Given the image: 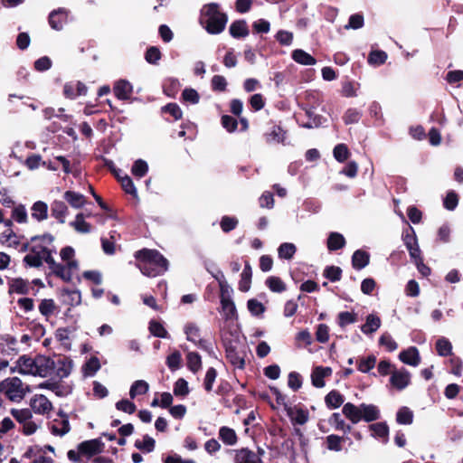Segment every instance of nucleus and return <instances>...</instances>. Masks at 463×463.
Listing matches in <instances>:
<instances>
[{
    "label": "nucleus",
    "mask_w": 463,
    "mask_h": 463,
    "mask_svg": "<svg viewBox=\"0 0 463 463\" xmlns=\"http://www.w3.org/2000/svg\"><path fill=\"white\" fill-rule=\"evenodd\" d=\"M137 267L147 277L162 275L168 269V260L156 250L143 249L135 253Z\"/></svg>",
    "instance_id": "f257e3e1"
},
{
    "label": "nucleus",
    "mask_w": 463,
    "mask_h": 463,
    "mask_svg": "<svg viewBox=\"0 0 463 463\" xmlns=\"http://www.w3.org/2000/svg\"><path fill=\"white\" fill-rule=\"evenodd\" d=\"M227 21V15L220 11L218 4H207L201 9L200 22L211 34L221 33L225 29Z\"/></svg>",
    "instance_id": "f03ea898"
},
{
    "label": "nucleus",
    "mask_w": 463,
    "mask_h": 463,
    "mask_svg": "<svg viewBox=\"0 0 463 463\" xmlns=\"http://www.w3.org/2000/svg\"><path fill=\"white\" fill-rule=\"evenodd\" d=\"M0 393L10 402L19 403L25 394V388L18 377H10L0 383Z\"/></svg>",
    "instance_id": "7ed1b4c3"
},
{
    "label": "nucleus",
    "mask_w": 463,
    "mask_h": 463,
    "mask_svg": "<svg viewBox=\"0 0 463 463\" xmlns=\"http://www.w3.org/2000/svg\"><path fill=\"white\" fill-rule=\"evenodd\" d=\"M343 413L354 424L362 420L366 422L373 421L380 416L377 407H343Z\"/></svg>",
    "instance_id": "20e7f679"
},
{
    "label": "nucleus",
    "mask_w": 463,
    "mask_h": 463,
    "mask_svg": "<svg viewBox=\"0 0 463 463\" xmlns=\"http://www.w3.org/2000/svg\"><path fill=\"white\" fill-rule=\"evenodd\" d=\"M33 245L30 248V251L38 255L47 264L50 263L49 258H52L53 250L49 248L48 245L52 244L53 237L51 234H44L43 236H34L32 238Z\"/></svg>",
    "instance_id": "39448f33"
},
{
    "label": "nucleus",
    "mask_w": 463,
    "mask_h": 463,
    "mask_svg": "<svg viewBox=\"0 0 463 463\" xmlns=\"http://www.w3.org/2000/svg\"><path fill=\"white\" fill-rule=\"evenodd\" d=\"M11 413L19 423L23 424V432L25 435L34 433L40 426V423L33 420V411L29 408L21 410L13 408Z\"/></svg>",
    "instance_id": "423d86ee"
},
{
    "label": "nucleus",
    "mask_w": 463,
    "mask_h": 463,
    "mask_svg": "<svg viewBox=\"0 0 463 463\" xmlns=\"http://www.w3.org/2000/svg\"><path fill=\"white\" fill-rule=\"evenodd\" d=\"M226 352V358L234 366V368L243 369L245 360L242 352L239 350V344L233 340H223Z\"/></svg>",
    "instance_id": "0eeeda50"
},
{
    "label": "nucleus",
    "mask_w": 463,
    "mask_h": 463,
    "mask_svg": "<svg viewBox=\"0 0 463 463\" xmlns=\"http://www.w3.org/2000/svg\"><path fill=\"white\" fill-rule=\"evenodd\" d=\"M56 415L57 417L49 424L50 430L53 435L63 436L71 430L68 415L61 410H59Z\"/></svg>",
    "instance_id": "6e6552de"
},
{
    "label": "nucleus",
    "mask_w": 463,
    "mask_h": 463,
    "mask_svg": "<svg viewBox=\"0 0 463 463\" xmlns=\"http://www.w3.org/2000/svg\"><path fill=\"white\" fill-rule=\"evenodd\" d=\"M411 383V374L405 368L393 369L391 372L390 383L392 388L402 391Z\"/></svg>",
    "instance_id": "1a4fd4ad"
},
{
    "label": "nucleus",
    "mask_w": 463,
    "mask_h": 463,
    "mask_svg": "<svg viewBox=\"0 0 463 463\" xmlns=\"http://www.w3.org/2000/svg\"><path fill=\"white\" fill-rule=\"evenodd\" d=\"M54 366V360L44 355L35 357L33 374L34 376H52V368Z\"/></svg>",
    "instance_id": "9d476101"
},
{
    "label": "nucleus",
    "mask_w": 463,
    "mask_h": 463,
    "mask_svg": "<svg viewBox=\"0 0 463 463\" xmlns=\"http://www.w3.org/2000/svg\"><path fill=\"white\" fill-rule=\"evenodd\" d=\"M72 369V361L67 357H58L54 360V366L52 368V376L60 380L70 375Z\"/></svg>",
    "instance_id": "9b49d317"
},
{
    "label": "nucleus",
    "mask_w": 463,
    "mask_h": 463,
    "mask_svg": "<svg viewBox=\"0 0 463 463\" xmlns=\"http://www.w3.org/2000/svg\"><path fill=\"white\" fill-rule=\"evenodd\" d=\"M104 449V443L100 439H93L83 441L78 445V450L81 455L92 457L101 453Z\"/></svg>",
    "instance_id": "f8f14e48"
},
{
    "label": "nucleus",
    "mask_w": 463,
    "mask_h": 463,
    "mask_svg": "<svg viewBox=\"0 0 463 463\" xmlns=\"http://www.w3.org/2000/svg\"><path fill=\"white\" fill-rule=\"evenodd\" d=\"M287 416L294 425H303L309 418V412L302 407H283Z\"/></svg>",
    "instance_id": "ddd939ff"
},
{
    "label": "nucleus",
    "mask_w": 463,
    "mask_h": 463,
    "mask_svg": "<svg viewBox=\"0 0 463 463\" xmlns=\"http://www.w3.org/2000/svg\"><path fill=\"white\" fill-rule=\"evenodd\" d=\"M235 463H264L254 451L248 448H242L235 450Z\"/></svg>",
    "instance_id": "4468645a"
},
{
    "label": "nucleus",
    "mask_w": 463,
    "mask_h": 463,
    "mask_svg": "<svg viewBox=\"0 0 463 463\" xmlns=\"http://www.w3.org/2000/svg\"><path fill=\"white\" fill-rule=\"evenodd\" d=\"M115 96L120 100H128L133 92L132 84L127 80H119L113 87Z\"/></svg>",
    "instance_id": "2eb2a0df"
},
{
    "label": "nucleus",
    "mask_w": 463,
    "mask_h": 463,
    "mask_svg": "<svg viewBox=\"0 0 463 463\" xmlns=\"http://www.w3.org/2000/svg\"><path fill=\"white\" fill-rule=\"evenodd\" d=\"M67 12L63 8H59L58 10H53L49 14V24L51 27L54 30H61L63 24L66 22Z\"/></svg>",
    "instance_id": "dca6fc26"
},
{
    "label": "nucleus",
    "mask_w": 463,
    "mask_h": 463,
    "mask_svg": "<svg viewBox=\"0 0 463 463\" xmlns=\"http://www.w3.org/2000/svg\"><path fill=\"white\" fill-rule=\"evenodd\" d=\"M399 358L402 363L412 366H417L420 361L419 351L414 346L401 352Z\"/></svg>",
    "instance_id": "f3484780"
},
{
    "label": "nucleus",
    "mask_w": 463,
    "mask_h": 463,
    "mask_svg": "<svg viewBox=\"0 0 463 463\" xmlns=\"http://www.w3.org/2000/svg\"><path fill=\"white\" fill-rule=\"evenodd\" d=\"M332 369L330 367H316L311 373L312 384L317 388H321L325 385L324 378L331 375Z\"/></svg>",
    "instance_id": "a211bd4d"
},
{
    "label": "nucleus",
    "mask_w": 463,
    "mask_h": 463,
    "mask_svg": "<svg viewBox=\"0 0 463 463\" xmlns=\"http://www.w3.org/2000/svg\"><path fill=\"white\" fill-rule=\"evenodd\" d=\"M230 34L236 39L249 35L250 31L245 20H237L232 23L229 28Z\"/></svg>",
    "instance_id": "6ab92c4d"
},
{
    "label": "nucleus",
    "mask_w": 463,
    "mask_h": 463,
    "mask_svg": "<svg viewBox=\"0 0 463 463\" xmlns=\"http://www.w3.org/2000/svg\"><path fill=\"white\" fill-rule=\"evenodd\" d=\"M305 113L308 118V121L301 123L299 118H297V121L301 128L310 129L313 128H318L322 125V116L316 114L312 109H305Z\"/></svg>",
    "instance_id": "aec40b11"
},
{
    "label": "nucleus",
    "mask_w": 463,
    "mask_h": 463,
    "mask_svg": "<svg viewBox=\"0 0 463 463\" xmlns=\"http://www.w3.org/2000/svg\"><path fill=\"white\" fill-rule=\"evenodd\" d=\"M61 297L62 303L67 306L74 307L81 302L80 292L77 289H62Z\"/></svg>",
    "instance_id": "412c9836"
},
{
    "label": "nucleus",
    "mask_w": 463,
    "mask_h": 463,
    "mask_svg": "<svg viewBox=\"0 0 463 463\" xmlns=\"http://www.w3.org/2000/svg\"><path fill=\"white\" fill-rule=\"evenodd\" d=\"M50 263L48 264L50 269L59 278L64 281L71 279V272L69 269L61 264L56 263L53 258H49Z\"/></svg>",
    "instance_id": "4be33fe9"
},
{
    "label": "nucleus",
    "mask_w": 463,
    "mask_h": 463,
    "mask_svg": "<svg viewBox=\"0 0 463 463\" xmlns=\"http://www.w3.org/2000/svg\"><path fill=\"white\" fill-rule=\"evenodd\" d=\"M68 213V207L62 201H54L51 204V214L57 219L61 223L65 222V217Z\"/></svg>",
    "instance_id": "5701e85b"
},
{
    "label": "nucleus",
    "mask_w": 463,
    "mask_h": 463,
    "mask_svg": "<svg viewBox=\"0 0 463 463\" xmlns=\"http://www.w3.org/2000/svg\"><path fill=\"white\" fill-rule=\"evenodd\" d=\"M381 326V319L374 314L366 317L365 324L361 326V331L365 335L376 332Z\"/></svg>",
    "instance_id": "b1692460"
},
{
    "label": "nucleus",
    "mask_w": 463,
    "mask_h": 463,
    "mask_svg": "<svg viewBox=\"0 0 463 463\" xmlns=\"http://www.w3.org/2000/svg\"><path fill=\"white\" fill-rule=\"evenodd\" d=\"M64 200L73 208L80 209L86 203L83 194L73 191H66L63 194Z\"/></svg>",
    "instance_id": "393cba45"
},
{
    "label": "nucleus",
    "mask_w": 463,
    "mask_h": 463,
    "mask_svg": "<svg viewBox=\"0 0 463 463\" xmlns=\"http://www.w3.org/2000/svg\"><path fill=\"white\" fill-rule=\"evenodd\" d=\"M266 141L268 143H282L284 144L286 138V132L281 127L274 125L270 130L265 134Z\"/></svg>",
    "instance_id": "a878e982"
},
{
    "label": "nucleus",
    "mask_w": 463,
    "mask_h": 463,
    "mask_svg": "<svg viewBox=\"0 0 463 463\" xmlns=\"http://www.w3.org/2000/svg\"><path fill=\"white\" fill-rule=\"evenodd\" d=\"M370 256L366 251L357 250L352 256V265L355 269H362L369 264Z\"/></svg>",
    "instance_id": "bb28decb"
},
{
    "label": "nucleus",
    "mask_w": 463,
    "mask_h": 463,
    "mask_svg": "<svg viewBox=\"0 0 463 463\" xmlns=\"http://www.w3.org/2000/svg\"><path fill=\"white\" fill-rule=\"evenodd\" d=\"M292 59L301 65H315L317 60L302 49H296L292 52Z\"/></svg>",
    "instance_id": "cd10ccee"
},
{
    "label": "nucleus",
    "mask_w": 463,
    "mask_h": 463,
    "mask_svg": "<svg viewBox=\"0 0 463 463\" xmlns=\"http://www.w3.org/2000/svg\"><path fill=\"white\" fill-rule=\"evenodd\" d=\"M149 390V384L144 380L135 381L129 389V397L131 400L137 399L140 395L146 394Z\"/></svg>",
    "instance_id": "c85d7f7f"
},
{
    "label": "nucleus",
    "mask_w": 463,
    "mask_h": 463,
    "mask_svg": "<svg viewBox=\"0 0 463 463\" xmlns=\"http://www.w3.org/2000/svg\"><path fill=\"white\" fill-rule=\"evenodd\" d=\"M35 358L27 357L25 355L19 357L17 360L18 373L22 374H33Z\"/></svg>",
    "instance_id": "c756f323"
},
{
    "label": "nucleus",
    "mask_w": 463,
    "mask_h": 463,
    "mask_svg": "<svg viewBox=\"0 0 463 463\" xmlns=\"http://www.w3.org/2000/svg\"><path fill=\"white\" fill-rule=\"evenodd\" d=\"M345 245V237L339 232H331L327 239V248L329 250H337Z\"/></svg>",
    "instance_id": "7c9ffc66"
},
{
    "label": "nucleus",
    "mask_w": 463,
    "mask_h": 463,
    "mask_svg": "<svg viewBox=\"0 0 463 463\" xmlns=\"http://www.w3.org/2000/svg\"><path fill=\"white\" fill-rule=\"evenodd\" d=\"M251 268L249 262L245 263V267L241 275V280L239 282V289L242 292H247L250 288L251 282Z\"/></svg>",
    "instance_id": "2f4dec72"
},
{
    "label": "nucleus",
    "mask_w": 463,
    "mask_h": 463,
    "mask_svg": "<svg viewBox=\"0 0 463 463\" xmlns=\"http://www.w3.org/2000/svg\"><path fill=\"white\" fill-rule=\"evenodd\" d=\"M31 287L27 280L21 278L14 279L10 282V291L17 294H28Z\"/></svg>",
    "instance_id": "473e14b6"
},
{
    "label": "nucleus",
    "mask_w": 463,
    "mask_h": 463,
    "mask_svg": "<svg viewBox=\"0 0 463 463\" xmlns=\"http://www.w3.org/2000/svg\"><path fill=\"white\" fill-rule=\"evenodd\" d=\"M48 206L45 203L38 201L32 206V216L41 222L47 218Z\"/></svg>",
    "instance_id": "72a5a7b5"
},
{
    "label": "nucleus",
    "mask_w": 463,
    "mask_h": 463,
    "mask_svg": "<svg viewBox=\"0 0 463 463\" xmlns=\"http://www.w3.org/2000/svg\"><path fill=\"white\" fill-rule=\"evenodd\" d=\"M220 439L229 446L235 445L237 442V435L234 430L228 427H222L219 430Z\"/></svg>",
    "instance_id": "f704fd0d"
},
{
    "label": "nucleus",
    "mask_w": 463,
    "mask_h": 463,
    "mask_svg": "<svg viewBox=\"0 0 463 463\" xmlns=\"http://www.w3.org/2000/svg\"><path fill=\"white\" fill-rule=\"evenodd\" d=\"M78 232L89 233L91 231L90 224L84 221V214L80 213L73 222L70 223Z\"/></svg>",
    "instance_id": "c9c22d12"
},
{
    "label": "nucleus",
    "mask_w": 463,
    "mask_h": 463,
    "mask_svg": "<svg viewBox=\"0 0 463 463\" xmlns=\"http://www.w3.org/2000/svg\"><path fill=\"white\" fill-rule=\"evenodd\" d=\"M218 274L220 275L221 278H219V276H217V275H214L213 277L219 281L220 291H221V295H220L221 301L226 300V299H232L231 294L232 292V289L230 288V286L227 284L226 280L224 279V275L222 274V272L218 271Z\"/></svg>",
    "instance_id": "e433bc0d"
},
{
    "label": "nucleus",
    "mask_w": 463,
    "mask_h": 463,
    "mask_svg": "<svg viewBox=\"0 0 463 463\" xmlns=\"http://www.w3.org/2000/svg\"><path fill=\"white\" fill-rule=\"evenodd\" d=\"M297 248L293 243L284 242L278 249L279 257L281 259L290 260L296 253Z\"/></svg>",
    "instance_id": "4c0bfd02"
},
{
    "label": "nucleus",
    "mask_w": 463,
    "mask_h": 463,
    "mask_svg": "<svg viewBox=\"0 0 463 463\" xmlns=\"http://www.w3.org/2000/svg\"><path fill=\"white\" fill-rule=\"evenodd\" d=\"M436 349L439 355L449 356L452 353V345L447 338L441 337L437 340Z\"/></svg>",
    "instance_id": "58836bf2"
},
{
    "label": "nucleus",
    "mask_w": 463,
    "mask_h": 463,
    "mask_svg": "<svg viewBox=\"0 0 463 463\" xmlns=\"http://www.w3.org/2000/svg\"><path fill=\"white\" fill-rule=\"evenodd\" d=\"M156 441L148 435L144 436L143 440H136L135 447L144 452H152L155 449Z\"/></svg>",
    "instance_id": "ea45409f"
},
{
    "label": "nucleus",
    "mask_w": 463,
    "mask_h": 463,
    "mask_svg": "<svg viewBox=\"0 0 463 463\" xmlns=\"http://www.w3.org/2000/svg\"><path fill=\"white\" fill-rule=\"evenodd\" d=\"M387 60V53L383 51H372L368 56V63L373 66L383 64Z\"/></svg>",
    "instance_id": "a19ab883"
},
{
    "label": "nucleus",
    "mask_w": 463,
    "mask_h": 463,
    "mask_svg": "<svg viewBox=\"0 0 463 463\" xmlns=\"http://www.w3.org/2000/svg\"><path fill=\"white\" fill-rule=\"evenodd\" d=\"M222 308L226 319H233L237 317L236 307L232 299L222 300Z\"/></svg>",
    "instance_id": "79ce46f5"
},
{
    "label": "nucleus",
    "mask_w": 463,
    "mask_h": 463,
    "mask_svg": "<svg viewBox=\"0 0 463 463\" xmlns=\"http://www.w3.org/2000/svg\"><path fill=\"white\" fill-rule=\"evenodd\" d=\"M333 155L336 161L343 163L348 159L350 152L346 145L338 144L334 147Z\"/></svg>",
    "instance_id": "37998d69"
},
{
    "label": "nucleus",
    "mask_w": 463,
    "mask_h": 463,
    "mask_svg": "<svg viewBox=\"0 0 463 463\" xmlns=\"http://www.w3.org/2000/svg\"><path fill=\"white\" fill-rule=\"evenodd\" d=\"M267 287L273 292L280 293L286 289L285 283L278 277H269L266 279Z\"/></svg>",
    "instance_id": "c03bdc74"
},
{
    "label": "nucleus",
    "mask_w": 463,
    "mask_h": 463,
    "mask_svg": "<svg viewBox=\"0 0 463 463\" xmlns=\"http://www.w3.org/2000/svg\"><path fill=\"white\" fill-rule=\"evenodd\" d=\"M150 333L156 337L168 338L169 335L163 325L156 320H152L149 323Z\"/></svg>",
    "instance_id": "a18cd8bd"
},
{
    "label": "nucleus",
    "mask_w": 463,
    "mask_h": 463,
    "mask_svg": "<svg viewBox=\"0 0 463 463\" xmlns=\"http://www.w3.org/2000/svg\"><path fill=\"white\" fill-rule=\"evenodd\" d=\"M402 241L407 249L418 244L415 231L412 227L409 226L402 232Z\"/></svg>",
    "instance_id": "49530a36"
},
{
    "label": "nucleus",
    "mask_w": 463,
    "mask_h": 463,
    "mask_svg": "<svg viewBox=\"0 0 463 463\" xmlns=\"http://www.w3.org/2000/svg\"><path fill=\"white\" fill-rule=\"evenodd\" d=\"M147 171L148 165L146 161L142 159L135 161L131 169L132 174L138 178L145 176Z\"/></svg>",
    "instance_id": "de8ad7c7"
},
{
    "label": "nucleus",
    "mask_w": 463,
    "mask_h": 463,
    "mask_svg": "<svg viewBox=\"0 0 463 463\" xmlns=\"http://www.w3.org/2000/svg\"><path fill=\"white\" fill-rule=\"evenodd\" d=\"M173 396L170 392H156L150 405H172Z\"/></svg>",
    "instance_id": "09e8293b"
},
{
    "label": "nucleus",
    "mask_w": 463,
    "mask_h": 463,
    "mask_svg": "<svg viewBox=\"0 0 463 463\" xmlns=\"http://www.w3.org/2000/svg\"><path fill=\"white\" fill-rule=\"evenodd\" d=\"M396 420L400 424H411L413 420V413L408 407H402L398 411Z\"/></svg>",
    "instance_id": "8fccbe9b"
},
{
    "label": "nucleus",
    "mask_w": 463,
    "mask_h": 463,
    "mask_svg": "<svg viewBox=\"0 0 463 463\" xmlns=\"http://www.w3.org/2000/svg\"><path fill=\"white\" fill-rule=\"evenodd\" d=\"M187 365L191 371L196 373L202 365L201 356L198 353L189 352L187 354Z\"/></svg>",
    "instance_id": "3c124183"
},
{
    "label": "nucleus",
    "mask_w": 463,
    "mask_h": 463,
    "mask_svg": "<svg viewBox=\"0 0 463 463\" xmlns=\"http://www.w3.org/2000/svg\"><path fill=\"white\" fill-rule=\"evenodd\" d=\"M247 307L250 314L254 317H259L262 315L266 310L264 305L255 298L248 300Z\"/></svg>",
    "instance_id": "603ef678"
},
{
    "label": "nucleus",
    "mask_w": 463,
    "mask_h": 463,
    "mask_svg": "<svg viewBox=\"0 0 463 463\" xmlns=\"http://www.w3.org/2000/svg\"><path fill=\"white\" fill-rule=\"evenodd\" d=\"M238 222L236 217L225 215L222 218L220 226L223 232H230L237 227Z\"/></svg>",
    "instance_id": "864d4df0"
},
{
    "label": "nucleus",
    "mask_w": 463,
    "mask_h": 463,
    "mask_svg": "<svg viewBox=\"0 0 463 463\" xmlns=\"http://www.w3.org/2000/svg\"><path fill=\"white\" fill-rule=\"evenodd\" d=\"M376 364V357L374 355H369L366 358H363L358 362V370L362 373H369Z\"/></svg>",
    "instance_id": "5fc2aeb1"
},
{
    "label": "nucleus",
    "mask_w": 463,
    "mask_h": 463,
    "mask_svg": "<svg viewBox=\"0 0 463 463\" xmlns=\"http://www.w3.org/2000/svg\"><path fill=\"white\" fill-rule=\"evenodd\" d=\"M357 321V315L348 311L340 312L338 314V325L345 327L347 325L354 324Z\"/></svg>",
    "instance_id": "6e6d98bb"
},
{
    "label": "nucleus",
    "mask_w": 463,
    "mask_h": 463,
    "mask_svg": "<svg viewBox=\"0 0 463 463\" xmlns=\"http://www.w3.org/2000/svg\"><path fill=\"white\" fill-rule=\"evenodd\" d=\"M100 368L99 360L93 356L90 357L84 365L85 374L93 376Z\"/></svg>",
    "instance_id": "4d7b16f0"
},
{
    "label": "nucleus",
    "mask_w": 463,
    "mask_h": 463,
    "mask_svg": "<svg viewBox=\"0 0 463 463\" xmlns=\"http://www.w3.org/2000/svg\"><path fill=\"white\" fill-rule=\"evenodd\" d=\"M326 405H342L345 402L344 396L338 391H331L325 398Z\"/></svg>",
    "instance_id": "13d9d810"
},
{
    "label": "nucleus",
    "mask_w": 463,
    "mask_h": 463,
    "mask_svg": "<svg viewBox=\"0 0 463 463\" xmlns=\"http://www.w3.org/2000/svg\"><path fill=\"white\" fill-rule=\"evenodd\" d=\"M200 330L197 326L194 324H187L184 327V333L186 335V339L193 343H197L200 339Z\"/></svg>",
    "instance_id": "bf43d9fd"
},
{
    "label": "nucleus",
    "mask_w": 463,
    "mask_h": 463,
    "mask_svg": "<svg viewBox=\"0 0 463 463\" xmlns=\"http://www.w3.org/2000/svg\"><path fill=\"white\" fill-rule=\"evenodd\" d=\"M55 307V303L52 299H43L39 305V311L43 316L48 317L54 312Z\"/></svg>",
    "instance_id": "052dcab7"
},
{
    "label": "nucleus",
    "mask_w": 463,
    "mask_h": 463,
    "mask_svg": "<svg viewBox=\"0 0 463 463\" xmlns=\"http://www.w3.org/2000/svg\"><path fill=\"white\" fill-rule=\"evenodd\" d=\"M122 188L127 194H129L135 197L137 196V191L132 179L128 175H125L119 178Z\"/></svg>",
    "instance_id": "680f3d73"
},
{
    "label": "nucleus",
    "mask_w": 463,
    "mask_h": 463,
    "mask_svg": "<svg viewBox=\"0 0 463 463\" xmlns=\"http://www.w3.org/2000/svg\"><path fill=\"white\" fill-rule=\"evenodd\" d=\"M342 269L336 266L326 267L324 271V276L332 282L340 280Z\"/></svg>",
    "instance_id": "e2e57ef3"
},
{
    "label": "nucleus",
    "mask_w": 463,
    "mask_h": 463,
    "mask_svg": "<svg viewBox=\"0 0 463 463\" xmlns=\"http://www.w3.org/2000/svg\"><path fill=\"white\" fill-rule=\"evenodd\" d=\"M182 355L179 351H175L166 358V364L172 371L178 369L181 365Z\"/></svg>",
    "instance_id": "0e129e2a"
},
{
    "label": "nucleus",
    "mask_w": 463,
    "mask_h": 463,
    "mask_svg": "<svg viewBox=\"0 0 463 463\" xmlns=\"http://www.w3.org/2000/svg\"><path fill=\"white\" fill-rule=\"evenodd\" d=\"M189 392L188 383L183 379H178L174 386V393L175 396L184 397Z\"/></svg>",
    "instance_id": "69168bd1"
},
{
    "label": "nucleus",
    "mask_w": 463,
    "mask_h": 463,
    "mask_svg": "<svg viewBox=\"0 0 463 463\" xmlns=\"http://www.w3.org/2000/svg\"><path fill=\"white\" fill-rule=\"evenodd\" d=\"M275 38L281 45L289 46L293 41V33L288 31L279 30L276 33Z\"/></svg>",
    "instance_id": "338daca9"
},
{
    "label": "nucleus",
    "mask_w": 463,
    "mask_h": 463,
    "mask_svg": "<svg viewBox=\"0 0 463 463\" xmlns=\"http://www.w3.org/2000/svg\"><path fill=\"white\" fill-rule=\"evenodd\" d=\"M161 58V52L157 47H149L145 55L146 61L150 64H156Z\"/></svg>",
    "instance_id": "774afa93"
}]
</instances>
